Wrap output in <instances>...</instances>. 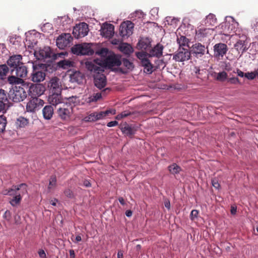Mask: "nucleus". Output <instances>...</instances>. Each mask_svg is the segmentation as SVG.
I'll return each mask as SVG.
<instances>
[{"mask_svg": "<svg viewBox=\"0 0 258 258\" xmlns=\"http://www.w3.org/2000/svg\"><path fill=\"white\" fill-rule=\"evenodd\" d=\"M8 97L13 102H19L27 97V93L23 88L16 86L10 90Z\"/></svg>", "mask_w": 258, "mask_h": 258, "instance_id": "f257e3e1", "label": "nucleus"}, {"mask_svg": "<svg viewBox=\"0 0 258 258\" xmlns=\"http://www.w3.org/2000/svg\"><path fill=\"white\" fill-rule=\"evenodd\" d=\"M72 52L78 55H91L94 50L91 48L89 43H81L75 45L71 48Z\"/></svg>", "mask_w": 258, "mask_h": 258, "instance_id": "f03ea898", "label": "nucleus"}, {"mask_svg": "<svg viewBox=\"0 0 258 258\" xmlns=\"http://www.w3.org/2000/svg\"><path fill=\"white\" fill-rule=\"evenodd\" d=\"M45 68V64L40 63L33 64V72L31 74V81L33 82H40L45 78V73L42 70Z\"/></svg>", "mask_w": 258, "mask_h": 258, "instance_id": "7ed1b4c3", "label": "nucleus"}, {"mask_svg": "<svg viewBox=\"0 0 258 258\" xmlns=\"http://www.w3.org/2000/svg\"><path fill=\"white\" fill-rule=\"evenodd\" d=\"M35 55L38 59H43L51 57L55 59L57 56L61 57L64 55V54L63 53H53L49 47H44L42 49H40L38 51H35Z\"/></svg>", "mask_w": 258, "mask_h": 258, "instance_id": "20e7f679", "label": "nucleus"}, {"mask_svg": "<svg viewBox=\"0 0 258 258\" xmlns=\"http://www.w3.org/2000/svg\"><path fill=\"white\" fill-rule=\"evenodd\" d=\"M74 106V104H63L57 110L58 116L63 120H69L73 113V108Z\"/></svg>", "mask_w": 258, "mask_h": 258, "instance_id": "39448f33", "label": "nucleus"}, {"mask_svg": "<svg viewBox=\"0 0 258 258\" xmlns=\"http://www.w3.org/2000/svg\"><path fill=\"white\" fill-rule=\"evenodd\" d=\"M109 114H115V110L110 109L105 111H100L99 112H95L89 114L88 116L84 118L85 122H92L98 120L103 119L104 117L107 116Z\"/></svg>", "mask_w": 258, "mask_h": 258, "instance_id": "423d86ee", "label": "nucleus"}, {"mask_svg": "<svg viewBox=\"0 0 258 258\" xmlns=\"http://www.w3.org/2000/svg\"><path fill=\"white\" fill-rule=\"evenodd\" d=\"M235 29L234 24H231L229 22H226L222 23L216 27L215 31L219 34L228 36L232 32H234L235 33L237 32V30H235Z\"/></svg>", "mask_w": 258, "mask_h": 258, "instance_id": "0eeeda50", "label": "nucleus"}, {"mask_svg": "<svg viewBox=\"0 0 258 258\" xmlns=\"http://www.w3.org/2000/svg\"><path fill=\"white\" fill-rule=\"evenodd\" d=\"M44 101L36 97H32L26 105V110L30 112H35L40 109L44 105Z\"/></svg>", "mask_w": 258, "mask_h": 258, "instance_id": "6e6552de", "label": "nucleus"}, {"mask_svg": "<svg viewBox=\"0 0 258 258\" xmlns=\"http://www.w3.org/2000/svg\"><path fill=\"white\" fill-rule=\"evenodd\" d=\"M235 36H238V39H237V42L234 44V47L239 53H243L248 49L246 43L247 36L245 34H238L237 32H236Z\"/></svg>", "mask_w": 258, "mask_h": 258, "instance_id": "1a4fd4ad", "label": "nucleus"}, {"mask_svg": "<svg viewBox=\"0 0 258 258\" xmlns=\"http://www.w3.org/2000/svg\"><path fill=\"white\" fill-rule=\"evenodd\" d=\"M88 31V25L86 23L83 22L74 27L73 34L76 38L79 39L86 36Z\"/></svg>", "mask_w": 258, "mask_h": 258, "instance_id": "9d476101", "label": "nucleus"}, {"mask_svg": "<svg viewBox=\"0 0 258 258\" xmlns=\"http://www.w3.org/2000/svg\"><path fill=\"white\" fill-rule=\"evenodd\" d=\"M134 24L130 21L122 22L120 25L119 34L122 37H128L133 34Z\"/></svg>", "mask_w": 258, "mask_h": 258, "instance_id": "9b49d317", "label": "nucleus"}, {"mask_svg": "<svg viewBox=\"0 0 258 258\" xmlns=\"http://www.w3.org/2000/svg\"><path fill=\"white\" fill-rule=\"evenodd\" d=\"M73 40V37L70 33H64L60 35L56 39V45L60 49H64L70 46Z\"/></svg>", "mask_w": 258, "mask_h": 258, "instance_id": "f8f14e48", "label": "nucleus"}, {"mask_svg": "<svg viewBox=\"0 0 258 258\" xmlns=\"http://www.w3.org/2000/svg\"><path fill=\"white\" fill-rule=\"evenodd\" d=\"M190 58V52L186 48L179 47L173 55V59L176 61H184Z\"/></svg>", "mask_w": 258, "mask_h": 258, "instance_id": "ddd939ff", "label": "nucleus"}, {"mask_svg": "<svg viewBox=\"0 0 258 258\" xmlns=\"http://www.w3.org/2000/svg\"><path fill=\"white\" fill-rule=\"evenodd\" d=\"M102 67L110 68L113 67H118L121 64V60L116 55H111L107 57L101 63Z\"/></svg>", "mask_w": 258, "mask_h": 258, "instance_id": "4468645a", "label": "nucleus"}, {"mask_svg": "<svg viewBox=\"0 0 258 258\" xmlns=\"http://www.w3.org/2000/svg\"><path fill=\"white\" fill-rule=\"evenodd\" d=\"M27 187L25 183H21L19 185H14L11 188L3 190L2 194L4 195L13 196L15 191L21 190L22 194L24 195L27 192Z\"/></svg>", "mask_w": 258, "mask_h": 258, "instance_id": "2eb2a0df", "label": "nucleus"}, {"mask_svg": "<svg viewBox=\"0 0 258 258\" xmlns=\"http://www.w3.org/2000/svg\"><path fill=\"white\" fill-rule=\"evenodd\" d=\"M101 72L94 75V84L99 89L103 88L106 84V78L105 76L101 73Z\"/></svg>", "mask_w": 258, "mask_h": 258, "instance_id": "dca6fc26", "label": "nucleus"}, {"mask_svg": "<svg viewBox=\"0 0 258 258\" xmlns=\"http://www.w3.org/2000/svg\"><path fill=\"white\" fill-rule=\"evenodd\" d=\"M48 87L49 88L50 93H61V86L60 85L59 80L56 77L51 78Z\"/></svg>", "mask_w": 258, "mask_h": 258, "instance_id": "f3484780", "label": "nucleus"}, {"mask_svg": "<svg viewBox=\"0 0 258 258\" xmlns=\"http://www.w3.org/2000/svg\"><path fill=\"white\" fill-rule=\"evenodd\" d=\"M29 91L32 96H40L44 93L45 87L41 84H31Z\"/></svg>", "mask_w": 258, "mask_h": 258, "instance_id": "a211bd4d", "label": "nucleus"}, {"mask_svg": "<svg viewBox=\"0 0 258 258\" xmlns=\"http://www.w3.org/2000/svg\"><path fill=\"white\" fill-rule=\"evenodd\" d=\"M22 57L21 55H14L10 57L7 61L8 64L13 69L11 70L12 73L15 71V69L19 67L21 64V60Z\"/></svg>", "mask_w": 258, "mask_h": 258, "instance_id": "6ab92c4d", "label": "nucleus"}, {"mask_svg": "<svg viewBox=\"0 0 258 258\" xmlns=\"http://www.w3.org/2000/svg\"><path fill=\"white\" fill-rule=\"evenodd\" d=\"M114 27L112 24L104 23L101 26V34L105 37L110 38L114 34Z\"/></svg>", "mask_w": 258, "mask_h": 258, "instance_id": "aec40b11", "label": "nucleus"}, {"mask_svg": "<svg viewBox=\"0 0 258 258\" xmlns=\"http://www.w3.org/2000/svg\"><path fill=\"white\" fill-rule=\"evenodd\" d=\"M227 50V46L224 43H217L214 46V54L216 57H223L226 53Z\"/></svg>", "mask_w": 258, "mask_h": 258, "instance_id": "412c9836", "label": "nucleus"}, {"mask_svg": "<svg viewBox=\"0 0 258 258\" xmlns=\"http://www.w3.org/2000/svg\"><path fill=\"white\" fill-rule=\"evenodd\" d=\"M163 46L162 45L158 43L153 48H150L148 52H149V57H156L160 58L163 55Z\"/></svg>", "mask_w": 258, "mask_h": 258, "instance_id": "4be33fe9", "label": "nucleus"}, {"mask_svg": "<svg viewBox=\"0 0 258 258\" xmlns=\"http://www.w3.org/2000/svg\"><path fill=\"white\" fill-rule=\"evenodd\" d=\"M214 30L210 28H200L196 31V36L198 39L202 40L204 38L211 36Z\"/></svg>", "mask_w": 258, "mask_h": 258, "instance_id": "5701e85b", "label": "nucleus"}, {"mask_svg": "<svg viewBox=\"0 0 258 258\" xmlns=\"http://www.w3.org/2000/svg\"><path fill=\"white\" fill-rule=\"evenodd\" d=\"M110 91V89L106 88L103 90L101 93H94L89 97H88L86 101L87 103H90L91 102H96L99 99H101L102 95H105Z\"/></svg>", "mask_w": 258, "mask_h": 258, "instance_id": "b1692460", "label": "nucleus"}, {"mask_svg": "<svg viewBox=\"0 0 258 258\" xmlns=\"http://www.w3.org/2000/svg\"><path fill=\"white\" fill-rule=\"evenodd\" d=\"M51 94L48 97V101L51 105L56 106L62 102V99L61 93H51Z\"/></svg>", "mask_w": 258, "mask_h": 258, "instance_id": "393cba45", "label": "nucleus"}, {"mask_svg": "<svg viewBox=\"0 0 258 258\" xmlns=\"http://www.w3.org/2000/svg\"><path fill=\"white\" fill-rule=\"evenodd\" d=\"M54 114V109L52 105H46L42 109V114L44 118L46 120L50 119Z\"/></svg>", "mask_w": 258, "mask_h": 258, "instance_id": "a878e982", "label": "nucleus"}, {"mask_svg": "<svg viewBox=\"0 0 258 258\" xmlns=\"http://www.w3.org/2000/svg\"><path fill=\"white\" fill-rule=\"evenodd\" d=\"M84 80L83 74L80 72H75L70 75V81L72 83L81 84Z\"/></svg>", "mask_w": 258, "mask_h": 258, "instance_id": "bb28decb", "label": "nucleus"}, {"mask_svg": "<svg viewBox=\"0 0 258 258\" xmlns=\"http://www.w3.org/2000/svg\"><path fill=\"white\" fill-rule=\"evenodd\" d=\"M15 74L19 78H25L27 76L28 71L27 68L21 64L19 67L15 69Z\"/></svg>", "mask_w": 258, "mask_h": 258, "instance_id": "cd10ccee", "label": "nucleus"}, {"mask_svg": "<svg viewBox=\"0 0 258 258\" xmlns=\"http://www.w3.org/2000/svg\"><path fill=\"white\" fill-rule=\"evenodd\" d=\"M120 130L124 134H125L128 136H132L135 134L136 132V130L134 128V127L131 126L126 123L124 124L121 125L120 127Z\"/></svg>", "mask_w": 258, "mask_h": 258, "instance_id": "c85d7f7f", "label": "nucleus"}, {"mask_svg": "<svg viewBox=\"0 0 258 258\" xmlns=\"http://www.w3.org/2000/svg\"><path fill=\"white\" fill-rule=\"evenodd\" d=\"M138 45L140 48L147 51L151 47L150 39L148 38H142L139 41Z\"/></svg>", "mask_w": 258, "mask_h": 258, "instance_id": "c756f323", "label": "nucleus"}, {"mask_svg": "<svg viewBox=\"0 0 258 258\" xmlns=\"http://www.w3.org/2000/svg\"><path fill=\"white\" fill-rule=\"evenodd\" d=\"M141 65L144 67V72L147 74H151L154 71L153 65L150 60L144 61Z\"/></svg>", "mask_w": 258, "mask_h": 258, "instance_id": "7c9ffc66", "label": "nucleus"}, {"mask_svg": "<svg viewBox=\"0 0 258 258\" xmlns=\"http://www.w3.org/2000/svg\"><path fill=\"white\" fill-rule=\"evenodd\" d=\"M192 50L196 54H204L205 51V47L201 43H196L192 46Z\"/></svg>", "mask_w": 258, "mask_h": 258, "instance_id": "2f4dec72", "label": "nucleus"}, {"mask_svg": "<svg viewBox=\"0 0 258 258\" xmlns=\"http://www.w3.org/2000/svg\"><path fill=\"white\" fill-rule=\"evenodd\" d=\"M20 191L19 192H18V191H15L14 195H13L14 196V198L10 201V203L13 207L19 204L21 201L22 197L21 195L23 194L21 192V190H20Z\"/></svg>", "mask_w": 258, "mask_h": 258, "instance_id": "473e14b6", "label": "nucleus"}, {"mask_svg": "<svg viewBox=\"0 0 258 258\" xmlns=\"http://www.w3.org/2000/svg\"><path fill=\"white\" fill-rule=\"evenodd\" d=\"M29 123V120L24 117L20 116L15 122V125L17 128L24 127Z\"/></svg>", "mask_w": 258, "mask_h": 258, "instance_id": "72a5a7b5", "label": "nucleus"}, {"mask_svg": "<svg viewBox=\"0 0 258 258\" xmlns=\"http://www.w3.org/2000/svg\"><path fill=\"white\" fill-rule=\"evenodd\" d=\"M168 169L170 174L174 175L179 174L182 171L181 168L175 163L168 166Z\"/></svg>", "mask_w": 258, "mask_h": 258, "instance_id": "f704fd0d", "label": "nucleus"}, {"mask_svg": "<svg viewBox=\"0 0 258 258\" xmlns=\"http://www.w3.org/2000/svg\"><path fill=\"white\" fill-rule=\"evenodd\" d=\"M87 69L91 72H93L97 74L100 72H103L104 71L102 66H97L92 62H88L86 63Z\"/></svg>", "mask_w": 258, "mask_h": 258, "instance_id": "c9c22d12", "label": "nucleus"}, {"mask_svg": "<svg viewBox=\"0 0 258 258\" xmlns=\"http://www.w3.org/2000/svg\"><path fill=\"white\" fill-rule=\"evenodd\" d=\"M119 50L126 54H130L133 51V48L127 43H122L119 46Z\"/></svg>", "mask_w": 258, "mask_h": 258, "instance_id": "e433bc0d", "label": "nucleus"}, {"mask_svg": "<svg viewBox=\"0 0 258 258\" xmlns=\"http://www.w3.org/2000/svg\"><path fill=\"white\" fill-rule=\"evenodd\" d=\"M136 55L140 59L141 63L144 62V61L149 60L148 59V57H149V52L144 51L137 52L136 53Z\"/></svg>", "mask_w": 258, "mask_h": 258, "instance_id": "4c0bfd02", "label": "nucleus"}, {"mask_svg": "<svg viewBox=\"0 0 258 258\" xmlns=\"http://www.w3.org/2000/svg\"><path fill=\"white\" fill-rule=\"evenodd\" d=\"M8 81L11 84L16 85L21 84L24 83L23 80L21 78H19L17 76L16 77L14 76H11L9 77L8 78Z\"/></svg>", "mask_w": 258, "mask_h": 258, "instance_id": "58836bf2", "label": "nucleus"}, {"mask_svg": "<svg viewBox=\"0 0 258 258\" xmlns=\"http://www.w3.org/2000/svg\"><path fill=\"white\" fill-rule=\"evenodd\" d=\"M177 42L179 44V47L185 46L189 47L188 45L189 40L185 36H181L180 37H178L177 39Z\"/></svg>", "mask_w": 258, "mask_h": 258, "instance_id": "ea45409f", "label": "nucleus"}, {"mask_svg": "<svg viewBox=\"0 0 258 258\" xmlns=\"http://www.w3.org/2000/svg\"><path fill=\"white\" fill-rule=\"evenodd\" d=\"M217 23V19L215 15L210 14L206 17L205 24H208L210 25H214Z\"/></svg>", "mask_w": 258, "mask_h": 258, "instance_id": "a19ab883", "label": "nucleus"}, {"mask_svg": "<svg viewBox=\"0 0 258 258\" xmlns=\"http://www.w3.org/2000/svg\"><path fill=\"white\" fill-rule=\"evenodd\" d=\"M56 186V178L55 175H52L50 177L49 179V184L47 189L49 191L53 189Z\"/></svg>", "mask_w": 258, "mask_h": 258, "instance_id": "79ce46f5", "label": "nucleus"}, {"mask_svg": "<svg viewBox=\"0 0 258 258\" xmlns=\"http://www.w3.org/2000/svg\"><path fill=\"white\" fill-rule=\"evenodd\" d=\"M9 68L6 64L0 65V78L4 80L9 72Z\"/></svg>", "mask_w": 258, "mask_h": 258, "instance_id": "37998d69", "label": "nucleus"}, {"mask_svg": "<svg viewBox=\"0 0 258 258\" xmlns=\"http://www.w3.org/2000/svg\"><path fill=\"white\" fill-rule=\"evenodd\" d=\"M57 65L60 68L67 69L72 66V62L69 60L64 59L59 61L57 63Z\"/></svg>", "mask_w": 258, "mask_h": 258, "instance_id": "c03bdc74", "label": "nucleus"}, {"mask_svg": "<svg viewBox=\"0 0 258 258\" xmlns=\"http://www.w3.org/2000/svg\"><path fill=\"white\" fill-rule=\"evenodd\" d=\"M7 123L6 117L4 115H0V134L5 131L6 126Z\"/></svg>", "mask_w": 258, "mask_h": 258, "instance_id": "a18cd8bd", "label": "nucleus"}, {"mask_svg": "<svg viewBox=\"0 0 258 258\" xmlns=\"http://www.w3.org/2000/svg\"><path fill=\"white\" fill-rule=\"evenodd\" d=\"M0 102L9 105V99L7 92L3 89H0Z\"/></svg>", "mask_w": 258, "mask_h": 258, "instance_id": "49530a36", "label": "nucleus"}, {"mask_svg": "<svg viewBox=\"0 0 258 258\" xmlns=\"http://www.w3.org/2000/svg\"><path fill=\"white\" fill-rule=\"evenodd\" d=\"M121 64L127 70H132L134 68L133 63L126 58H123L121 60Z\"/></svg>", "mask_w": 258, "mask_h": 258, "instance_id": "de8ad7c7", "label": "nucleus"}, {"mask_svg": "<svg viewBox=\"0 0 258 258\" xmlns=\"http://www.w3.org/2000/svg\"><path fill=\"white\" fill-rule=\"evenodd\" d=\"M227 74L225 72L223 71L222 72L219 73L217 74L216 79L218 81L223 82L225 80L227 79Z\"/></svg>", "mask_w": 258, "mask_h": 258, "instance_id": "09e8293b", "label": "nucleus"}, {"mask_svg": "<svg viewBox=\"0 0 258 258\" xmlns=\"http://www.w3.org/2000/svg\"><path fill=\"white\" fill-rule=\"evenodd\" d=\"M256 76L257 75L255 71L251 72H248L244 74V77L250 80H253Z\"/></svg>", "mask_w": 258, "mask_h": 258, "instance_id": "8fccbe9b", "label": "nucleus"}, {"mask_svg": "<svg viewBox=\"0 0 258 258\" xmlns=\"http://www.w3.org/2000/svg\"><path fill=\"white\" fill-rule=\"evenodd\" d=\"M227 82L231 84L237 85L240 84L241 83L238 78L236 77H231L227 79Z\"/></svg>", "mask_w": 258, "mask_h": 258, "instance_id": "3c124183", "label": "nucleus"}, {"mask_svg": "<svg viewBox=\"0 0 258 258\" xmlns=\"http://www.w3.org/2000/svg\"><path fill=\"white\" fill-rule=\"evenodd\" d=\"M193 72H194L197 78L201 79L202 73L205 71L203 70H200V68L197 67H195L193 70Z\"/></svg>", "mask_w": 258, "mask_h": 258, "instance_id": "603ef678", "label": "nucleus"}, {"mask_svg": "<svg viewBox=\"0 0 258 258\" xmlns=\"http://www.w3.org/2000/svg\"><path fill=\"white\" fill-rule=\"evenodd\" d=\"M212 184L216 189H219L220 187V184L218 179L216 178L212 179Z\"/></svg>", "mask_w": 258, "mask_h": 258, "instance_id": "864d4df0", "label": "nucleus"}, {"mask_svg": "<svg viewBox=\"0 0 258 258\" xmlns=\"http://www.w3.org/2000/svg\"><path fill=\"white\" fill-rule=\"evenodd\" d=\"M199 215V211L197 210H192L190 213V219L192 220H194L197 218Z\"/></svg>", "mask_w": 258, "mask_h": 258, "instance_id": "5fc2aeb1", "label": "nucleus"}, {"mask_svg": "<svg viewBox=\"0 0 258 258\" xmlns=\"http://www.w3.org/2000/svg\"><path fill=\"white\" fill-rule=\"evenodd\" d=\"M64 194L66 197L69 198H72L74 197L73 192L70 189H66L64 191Z\"/></svg>", "mask_w": 258, "mask_h": 258, "instance_id": "6e6d98bb", "label": "nucleus"}, {"mask_svg": "<svg viewBox=\"0 0 258 258\" xmlns=\"http://www.w3.org/2000/svg\"><path fill=\"white\" fill-rule=\"evenodd\" d=\"M252 28L254 31H258V19L253 21L252 23Z\"/></svg>", "mask_w": 258, "mask_h": 258, "instance_id": "4d7b16f0", "label": "nucleus"}, {"mask_svg": "<svg viewBox=\"0 0 258 258\" xmlns=\"http://www.w3.org/2000/svg\"><path fill=\"white\" fill-rule=\"evenodd\" d=\"M8 107H9V105L6 104V103H3V102H0V112L5 111Z\"/></svg>", "mask_w": 258, "mask_h": 258, "instance_id": "13d9d810", "label": "nucleus"}, {"mask_svg": "<svg viewBox=\"0 0 258 258\" xmlns=\"http://www.w3.org/2000/svg\"><path fill=\"white\" fill-rule=\"evenodd\" d=\"M117 124H118L117 121L114 120V121H112L109 122L107 123V125L108 127H112V126H116Z\"/></svg>", "mask_w": 258, "mask_h": 258, "instance_id": "bf43d9fd", "label": "nucleus"}, {"mask_svg": "<svg viewBox=\"0 0 258 258\" xmlns=\"http://www.w3.org/2000/svg\"><path fill=\"white\" fill-rule=\"evenodd\" d=\"M4 218L7 219H9L11 217V213L9 211L7 210L4 214Z\"/></svg>", "mask_w": 258, "mask_h": 258, "instance_id": "052dcab7", "label": "nucleus"}, {"mask_svg": "<svg viewBox=\"0 0 258 258\" xmlns=\"http://www.w3.org/2000/svg\"><path fill=\"white\" fill-rule=\"evenodd\" d=\"M122 117H126L131 114V112L128 111H124L120 113Z\"/></svg>", "mask_w": 258, "mask_h": 258, "instance_id": "680f3d73", "label": "nucleus"}, {"mask_svg": "<svg viewBox=\"0 0 258 258\" xmlns=\"http://www.w3.org/2000/svg\"><path fill=\"white\" fill-rule=\"evenodd\" d=\"M38 254H39V256L41 257V258H45L46 257V254H45V251L41 249V250H40L39 251H38Z\"/></svg>", "mask_w": 258, "mask_h": 258, "instance_id": "e2e57ef3", "label": "nucleus"}, {"mask_svg": "<svg viewBox=\"0 0 258 258\" xmlns=\"http://www.w3.org/2000/svg\"><path fill=\"white\" fill-rule=\"evenodd\" d=\"M76 99H77L76 97H74L73 96L72 97H70L68 99V101L67 102H66V103H68L69 104H71L72 102L75 103V100H76Z\"/></svg>", "mask_w": 258, "mask_h": 258, "instance_id": "0e129e2a", "label": "nucleus"}, {"mask_svg": "<svg viewBox=\"0 0 258 258\" xmlns=\"http://www.w3.org/2000/svg\"><path fill=\"white\" fill-rule=\"evenodd\" d=\"M237 75L240 77H244V73L241 71V70H240L239 69H237Z\"/></svg>", "mask_w": 258, "mask_h": 258, "instance_id": "69168bd1", "label": "nucleus"}, {"mask_svg": "<svg viewBox=\"0 0 258 258\" xmlns=\"http://www.w3.org/2000/svg\"><path fill=\"white\" fill-rule=\"evenodd\" d=\"M83 185L86 187H90L91 186V183L89 181L87 180H85L83 182Z\"/></svg>", "mask_w": 258, "mask_h": 258, "instance_id": "338daca9", "label": "nucleus"}, {"mask_svg": "<svg viewBox=\"0 0 258 258\" xmlns=\"http://www.w3.org/2000/svg\"><path fill=\"white\" fill-rule=\"evenodd\" d=\"M69 253H70V258H75V251L73 249H70L69 250Z\"/></svg>", "mask_w": 258, "mask_h": 258, "instance_id": "774afa93", "label": "nucleus"}]
</instances>
